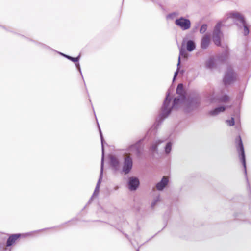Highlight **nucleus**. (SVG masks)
<instances>
[{
  "instance_id": "f257e3e1",
  "label": "nucleus",
  "mask_w": 251,
  "mask_h": 251,
  "mask_svg": "<svg viewBox=\"0 0 251 251\" xmlns=\"http://www.w3.org/2000/svg\"><path fill=\"white\" fill-rule=\"evenodd\" d=\"M171 89L169 88L167 91L166 97L164 100L163 104L161 108V112L156 118L155 122L154 123L155 128H157L166 119L171 112L173 109H177L178 105L180 103H184L185 100L186 98H182L181 96H177L175 97L173 101L171 106H170V102L172 100L170 97Z\"/></svg>"
},
{
  "instance_id": "f03ea898",
  "label": "nucleus",
  "mask_w": 251,
  "mask_h": 251,
  "mask_svg": "<svg viewBox=\"0 0 251 251\" xmlns=\"http://www.w3.org/2000/svg\"><path fill=\"white\" fill-rule=\"evenodd\" d=\"M201 103V96L197 93H191L188 95L184 104V111L189 113L198 109Z\"/></svg>"
},
{
  "instance_id": "7ed1b4c3",
  "label": "nucleus",
  "mask_w": 251,
  "mask_h": 251,
  "mask_svg": "<svg viewBox=\"0 0 251 251\" xmlns=\"http://www.w3.org/2000/svg\"><path fill=\"white\" fill-rule=\"evenodd\" d=\"M235 143L236 144V149L237 151L238 152L241 162L242 164V165L244 168L245 176L246 178V181L247 182V187L249 191V195L251 197V189L250 187V185L249 184V182L248 180V178L247 177V168H246V156L244 151V148L243 143L241 137L240 135H238L235 138ZM250 210L251 212V206H250Z\"/></svg>"
},
{
  "instance_id": "20e7f679",
  "label": "nucleus",
  "mask_w": 251,
  "mask_h": 251,
  "mask_svg": "<svg viewBox=\"0 0 251 251\" xmlns=\"http://www.w3.org/2000/svg\"><path fill=\"white\" fill-rule=\"evenodd\" d=\"M96 120H97L96 119ZM97 125L99 128V133L100 138L101 144V163H100V173L99 176V178L98 181L97 182V185L96 186L94 192L92 195V197L97 196L99 193L100 190V185L101 182V180L103 178V170H104V144H106L104 141L101 129L100 128L99 124L98 123V120H97Z\"/></svg>"
},
{
  "instance_id": "39448f33",
  "label": "nucleus",
  "mask_w": 251,
  "mask_h": 251,
  "mask_svg": "<svg viewBox=\"0 0 251 251\" xmlns=\"http://www.w3.org/2000/svg\"><path fill=\"white\" fill-rule=\"evenodd\" d=\"M236 80V74L231 68L227 69L223 78V83L226 87L233 84Z\"/></svg>"
},
{
  "instance_id": "423d86ee",
  "label": "nucleus",
  "mask_w": 251,
  "mask_h": 251,
  "mask_svg": "<svg viewBox=\"0 0 251 251\" xmlns=\"http://www.w3.org/2000/svg\"><path fill=\"white\" fill-rule=\"evenodd\" d=\"M222 24L221 23H218L214 27L212 36V41L214 44L218 46H221V36H223V33L221 31V28Z\"/></svg>"
},
{
  "instance_id": "0eeeda50",
  "label": "nucleus",
  "mask_w": 251,
  "mask_h": 251,
  "mask_svg": "<svg viewBox=\"0 0 251 251\" xmlns=\"http://www.w3.org/2000/svg\"><path fill=\"white\" fill-rule=\"evenodd\" d=\"M175 23L183 31L190 29L191 25L190 20L184 17H180L176 19Z\"/></svg>"
},
{
  "instance_id": "6e6552de",
  "label": "nucleus",
  "mask_w": 251,
  "mask_h": 251,
  "mask_svg": "<svg viewBox=\"0 0 251 251\" xmlns=\"http://www.w3.org/2000/svg\"><path fill=\"white\" fill-rule=\"evenodd\" d=\"M133 167V160L130 157H126L124 158L122 173L125 175L129 174Z\"/></svg>"
},
{
  "instance_id": "1a4fd4ad",
  "label": "nucleus",
  "mask_w": 251,
  "mask_h": 251,
  "mask_svg": "<svg viewBox=\"0 0 251 251\" xmlns=\"http://www.w3.org/2000/svg\"><path fill=\"white\" fill-rule=\"evenodd\" d=\"M109 164L112 170L114 172H118L120 168V162L119 160L114 155H109Z\"/></svg>"
},
{
  "instance_id": "9d476101",
  "label": "nucleus",
  "mask_w": 251,
  "mask_h": 251,
  "mask_svg": "<svg viewBox=\"0 0 251 251\" xmlns=\"http://www.w3.org/2000/svg\"><path fill=\"white\" fill-rule=\"evenodd\" d=\"M231 17L234 19V23L238 26L239 28H241L242 25H239L238 22L243 24H245L246 22L244 16L238 12L231 13Z\"/></svg>"
},
{
  "instance_id": "9b49d317",
  "label": "nucleus",
  "mask_w": 251,
  "mask_h": 251,
  "mask_svg": "<svg viewBox=\"0 0 251 251\" xmlns=\"http://www.w3.org/2000/svg\"><path fill=\"white\" fill-rule=\"evenodd\" d=\"M127 185L130 191H135L140 185L139 179L136 177H130L128 179Z\"/></svg>"
},
{
  "instance_id": "f8f14e48",
  "label": "nucleus",
  "mask_w": 251,
  "mask_h": 251,
  "mask_svg": "<svg viewBox=\"0 0 251 251\" xmlns=\"http://www.w3.org/2000/svg\"><path fill=\"white\" fill-rule=\"evenodd\" d=\"M26 234L17 233L11 234L8 238L6 241V246L10 247L13 245L16 242V241L21 237H25Z\"/></svg>"
},
{
  "instance_id": "ddd939ff",
  "label": "nucleus",
  "mask_w": 251,
  "mask_h": 251,
  "mask_svg": "<svg viewBox=\"0 0 251 251\" xmlns=\"http://www.w3.org/2000/svg\"><path fill=\"white\" fill-rule=\"evenodd\" d=\"M186 38L183 39L182 46H184L185 43H186V49L189 52L193 51L196 48V45L195 41L193 40H188L186 41Z\"/></svg>"
},
{
  "instance_id": "4468645a",
  "label": "nucleus",
  "mask_w": 251,
  "mask_h": 251,
  "mask_svg": "<svg viewBox=\"0 0 251 251\" xmlns=\"http://www.w3.org/2000/svg\"><path fill=\"white\" fill-rule=\"evenodd\" d=\"M168 179L166 177L163 176L161 180L156 184L157 190L158 191H162L168 185Z\"/></svg>"
},
{
  "instance_id": "2eb2a0df",
  "label": "nucleus",
  "mask_w": 251,
  "mask_h": 251,
  "mask_svg": "<svg viewBox=\"0 0 251 251\" xmlns=\"http://www.w3.org/2000/svg\"><path fill=\"white\" fill-rule=\"evenodd\" d=\"M229 52L227 49L225 50L224 51H223L220 54H219L216 57V61L224 63L225 62L228 56Z\"/></svg>"
},
{
  "instance_id": "dca6fc26",
  "label": "nucleus",
  "mask_w": 251,
  "mask_h": 251,
  "mask_svg": "<svg viewBox=\"0 0 251 251\" xmlns=\"http://www.w3.org/2000/svg\"><path fill=\"white\" fill-rule=\"evenodd\" d=\"M210 42V37L208 35L203 36L201 40V47L202 49H206L209 46Z\"/></svg>"
},
{
  "instance_id": "f3484780",
  "label": "nucleus",
  "mask_w": 251,
  "mask_h": 251,
  "mask_svg": "<svg viewBox=\"0 0 251 251\" xmlns=\"http://www.w3.org/2000/svg\"><path fill=\"white\" fill-rule=\"evenodd\" d=\"M176 93L179 96L182 97L183 98H186L187 96H186V92L184 88V86L182 83H179L178 84L176 89Z\"/></svg>"
},
{
  "instance_id": "a211bd4d",
  "label": "nucleus",
  "mask_w": 251,
  "mask_h": 251,
  "mask_svg": "<svg viewBox=\"0 0 251 251\" xmlns=\"http://www.w3.org/2000/svg\"><path fill=\"white\" fill-rule=\"evenodd\" d=\"M80 56H81V55H80V54H79L76 57H73L71 56V57L70 58L69 60L75 63L76 68L78 69V70L80 72V75H81L82 78L83 79L82 73L80 66V64L79 63V61L80 59Z\"/></svg>"
},
{
  "instance_id": "6ab92c4d",
  "label": "nucleus",
  "mask_w": 251,
  "mask_h": 251,
  "mask_svg": "<svg viewBox=\"0 0 251 251\" xmlns=\"http://www.w3.org/2000/svg\"><path fill=\"white\" fill-rule=\"evenodd\" d=\"M226 110V107L224 106H220L215 108L209 111L210 115L214 116L218 115L220 113L224 112Z\"/></svg>"
},
{
  "instance_id": "aec40b11",
  "label": "nucleus",
  "mask_w": 251,
  "mask_h": 251,
  "mask_svg": "<svg viewBox=\"0 0 251 251\" xmlns=\"http://www.w3.org/2000/svg\"><path fill=\"white\" fill-rule=\"evenodd\" d=\"M235 219L237 220H240L242 221H245V215L243 212H235L234 214Z\"/></svg>"
},
{
  "instance_id": "412c9836",
  "label": "nucleus",
  "mask_w": 251,
  "mask_h": 251,
  "mask_svg": "<svg viewBox=\"0 0 251 251\" xmlns=\"http://www.w3.org/2000/svg\"><path fill=\"white\" fill-rule=\"evenodd\" d=\"M172 147V142L171 141L168 142L164 147V151L166 154H169L171 152Z\"/></svg>"
},
{
  "instance_id": "4be33fe9",
  "label": "nucleus",
  "mask_w": 251,
  "mask_h": 251,
  "mask_svg": "<svg viewBox=\"0 0 251 251\" xmlns=\"http://www.w3.org/2000/svg\"><path fill=\"white\" fill-rule=\"evenodd\" d=\"M161 142L159 141L158 142V143H155L151 145V146L150 148V151H151V153H158V145Z\"/></svg>"
},
{
  "instance_id": "5701e85b",
  "label": "nucleus",
  "mask_w": 251,
  "mask_h": 251,
  "mask_svg": "<svg viewBox=\"0 0 251 251\" xmlns=\"http://www.w3.org/2000/svg\"><path fill=\"white\" fill-rule=\"evenodd\" d=\"M180 68V59L179 58H178L177 69H176V71L174 73V77L173 78V82L175 81V80L177 76V75H178V73L179 72Z\"/></svg>"
},
{
  "instance_id": "b1692460",
  "label": "nucleus",
  "mask_w": 251,
  "mask_h": 251,
  "mask_svg": "<svg viewBox=\"0 0 251 251\" xmlns=\"http://www.w3.org/2000/svg\"><path fill=\"white\" fill-rule=\"evenodd\" d=\"M241 25H242V27H243V29H244V32H243L244 35V36L248 35L250 30H249V26H248V25L247 22H246L245 23V24H242Z\"/></svg>"
},
{
  "instance_id": "393cba45",
  "label": "nucleus",
  "mask_w": 251,
  "mask_h": 251,
  "mask_svg": "<svg viewBox=\"0 0 251 251\" xmlns=\"http://www.w3.org/2000/svg\"><path fill=\"white\" fill-rule=\"evenodd\" d=\"M181 57H182L184 58L187 57V54L186 51L185 49L183 48V47H181L179 49V55L178 56V58H179V57H180V59H181Z\"/></svg>"
},
{
  "instance_id": "a878e982",
  "label": "nucleus",
  "mask_w": 251,
  "mask_h": 251,
  "mask_svg": "<svg viewBox=\"0 0 251 251\" xmlns=\"http://www.w3.org/2000/svg\"><path fill=\"white\" fill-rule=\"evenodd\" d=\"M215 65L214 60L212 58L209 59L206 63V66L209 69H212Z\"/></svg>"
},
{
  "instance_id": "bb28decb",
  "label": "nucleus",
  "mask_w": 251,
  "mask_h": 251,
  "mask_svg": "<svg viewBox=\"0 0 251 251\" xmlns=\"http://www.w3.org/2000/svg\"><path fill=\"white\" fill-rule=\"evenodd\" d=\"M178 15V13L177 12H173L168 14L166 16L167 19H171L173 20Z\"/></svg>"
},
{
  "instance_id": "cd10ccee",
  "label": "nucleus",
  "mask_w": 251,
  "mask_h": 251,
  "mask_svg": "<svg viewBox=\"0 0 251 251\" xmlns=\"http://www.w3.org/2000/svg\"><path fill=\"white\" fill-rule=\"evenodd\" d=\"M74 220L77 221V220H78V219L77 218H75V219H73L69 221H68L67 222H65V223H63V224L61 225H59V226H54V227H52L48 228V229L55 228L56 227H61L62 226H64V225H66V224H68V223H70L71 222H72V221H73ZM46 229H48V228L42 229L40 230L39 231H43V230H45Z\"/></svg>"
},
{
  "instance_id": "c85d7f7f",
  "label": "nucleus",
  "mask_w": 251,
  "mask_h": 251,
  "mask_svg": "<svg viewBox=\"0 0 251 251\" xmlns=\"http://www.w3.org/2000/svg\"><path fill=\"white\" fill-rule=\"evenodd\" d=\"M229 99V98L227 95L224 94V95L221 96L219 98V100L221 102H226Z\"/></svg>"
},
{
  "instance_id": "c756f323",
  "label": "nucleus",
  "mask_w": 251,
  "mask_h": 251,
  "mask_svg": "<svg viewBox=\"0 0 251 251\" xmlns=\"http://www.w3.org/2000/svg\"><path fill=\"white\" fill-rule=\"evenodd\" d=\"M207 28V25L206 24H203L201 25L200 29V32L201 34H203L206 32Z\"/></svg>"
},
{
  "instance_id": "7c9ffc66",
  "label": "nucleus",
  "mask_w": 251,
  "mask_h": 251,
  "mask_svg": "<svg viewBox=\"0 0 251 251\" xmlns=\"http://www.w3.org/2000/svg\"><path fill=\"white\" fill-rule=\"evenodd\" d=\"M160 200V196L158 195L156 197L155 199L153 200L152 202L151 203V207L153 208L155 205H156V203L159 201Z\"/></svg>"
},
{
  "instance_id": "2f4dec72",
  "label": "nucleus",
  "mask_w": 251,
  "mask_h": 251,
  "mask_svg": "<svg viewBox=\"0 0 251 251\" xmlns=\"http://www.w3.org/2000/svg\"><path fill=\"white\" fill-rule=\"evenodd\" d=\"M226 122L229 126H233L235 125V120L233 117H231V119L226 121Z\"/></svg>"
},
{
  "instance_id": "473e14b6",
  "label": "nucleus",
  "mask_w": 251,
  "mask_h": 251,
  "mask_svg": "<svg viewBox=\"0 0 251 251\" xmlns=\"http://www.w3.org/2000/svg\"><path fill=\"white\" fill-rule=\"evenodd\" d=\"M39 44L43 48H45V49H48V50H50L55 51L54 50H53V49L51 48L49 46H47V45H46L45 44H42V43H39Z\"/></svg>"
},
{
  "instance_id": "72a5a7b5",
  "label": "nucleus",
  "mask_w": 251,
  "mask_h": 251,
  "mask_svg": "<svg viewBox=\"0 0 251 251\" xmlns=\"http://www.w3.org/2000/svg\"><path fill=\"white\" fill-rule=\"evenodd\" d=\"M93 197H92V196H91V197L90 198V199H89V200L88 201V202H87V204H86V205L84 206V207L83 208V210L84 209H85V208H86V207L88 205H89V204H90L91 203V201H92V199H93Z\"/></svg>"
},
{
  "instance_id": "f704fd0d",
  "label": "nucleus",
  "mask_w": 251,
  "mask_h": 251,
  "mask_svg": "<svg viewBox=\"0 0 251 251\" xmlns=\"http://www.w3.org/2000/svg\"><path fill=\"white\" fill-rule=\"evenodd\" d=\"M141 142V140H139V141H138L137 142H136L135 144L131 145L130 146V147H135V148H137L138 145V144Z\"/></svg>"
},
{
  "instance_id": "c9c22d12",
  "label": "nucleus",
  "mask_w": 251,
  "mask_h": 251,
  "mask_svg": "<svg viewBox=\"0 0 251 251\" xmlns=\"http://www.w3.org/2000/svg\"><path fill=\"white\" fill-rule=\"evenodd\" d=\"M123 234L125 235V236L130 242H131V239L130 238L129 236H128V234H126V233H124L123 232Z\"/></svg>"
},
{
  "instance_id": "e433bc0d",
  "label": "nucleus",
  "mask_w": 251,
  "mask_h": 251,
  "mask_svg": "<svg viewBox=\"0 0 251 251\" xmlns=\"http://www.w3.org/2000/svg\"><path fill=\"white\" fill-rule=\"evenodd\" d=\"M237 99L241 101L243 99V94H240V95L237 97Z\"/></svg>"
},
{
  "instance_id": "4c0bfd02",
  "label": "nucleus",
  "mask_w": 251,
  "mask_h": 251,
  "mask_svg": "<svg viewBox=\"0 0 251 251\" xmlns=\"http://www.w3.org/2000/svg\"><path fill=\"white\" fill-rule=\"evenodd\" d=\"M57 53H58L59 54H60L61 56L64 57L65 58V56L66 55V54H64V53H63L62 52H58V51H56Z\"/></svg>"
},
{
  "instance_id": "58836bf2",
  "label": "nucleus",
  "mask_w": 251,
  "mask_h": 251,
  "mask_svg": "<svg viewBox=\"0 0 251 251\" xmlns=\"http://www.w3.org/2000/svg\"><path fill=\"white\" fill-rule=\"evenodd\" d=\"M158 5L162 10H164V6L161 3H158Z\"/></svg>"
},
{
  "instance_id": "ea45409f",
  "label": "nucleus",
  "mask_w": 251,
  "mask_h": 251,
  "mask_svg": "<svg viewBox=\"0 0 251 251\" xmlns=\"http://www.w3.org/2000/svg\"><path fill=\"white\" fill-rule=\"evenodd\" d=\"M71 57V56H69V55H67V54H66V56H65V58H67V59H68V60H70V58Z\"/></svg>"
},
{
  "instance_id": "a19ab883",
  "label": "nucleus",
  "mask_w": 251,
  "mask_h": 251,
  "mask_svg": "<svg viewBox=\"0 0 251 251\" xmlns=\"http://www.w3.org/2000/svg\"><path fill=\"white\" fill-rule=\"evenodd\" d=\"M3 244L0 243V251L3 248Z\"/></svg>"
},
{
  "instance_id": "79ce46f5",
  "label": "nucleus",
  "mask_w": 251,
  "mask_h": 251,
  "mask_svg": "<svg viewBox=\"0 0 251 251\" xmlns=\"http://www.w3.org/2000/svg\"><path fill=\"white\" fill-rule=\"evenodd\" d=\"M152 2L157 3L158 0H151Z\"/></svg>"
},
{
  "instance_id": "37998d69",
  "label": "nucleus",
  "mask_w": 251,
  "mask_h": 251,
  "mask_svg": "<svg viewBox=\"0 0 251 251\" xmlns=\"http://www.w3.org/2000/svg\"><path fill=\"white\" fill-rule=\"evenodd\" d=\"M179 72L181 73V74H183L184 73V71L183 70H179Z\"/></svg>"
},
{
  "instance_id": "c03bdc74",
  "label": "nucleus",
  "mask_w": 251,
  "mask_h": 251,
  "mask_svg": "<svg viewBox=\"0 0 251 251\" xmlns=\"http://www.w3.org/2000/svg\"><path fill=\"white\" fill-rule=\"evenodd\" d=\"M136 251H139V248H138V249H137Z\"/></svg>"
},
{
  "instance_id": "a18cd8bd",
  "label": "nucleus",
  "mask_w": 251,
  "mask_h": 251,
  "mask_svg": "<svg viewBox=\"0 0 251 251\" xmlns=\"http://www.w3.org/2000/svg\"><path fill=\"white\" fill-rule=\"evenodd\" d=\"M87 94H88V97H89V93H88V91H87Z\"/></svg>"
},
{
  "instance_id": "49530a36",
  "label": "nucleus",
  "mask_w": 251,
  "mask_h": 251,
  "mask_svg": "<svg viewBox=\"0 0 251 251\" xmlns=\"http://www.w3.org/2000/svg\"><path fill=\"white\" fill-rule=\"evenodd\" d=\"M89 101H90V102H91V99H89Z\"/></svg>"
}]
</instances>
